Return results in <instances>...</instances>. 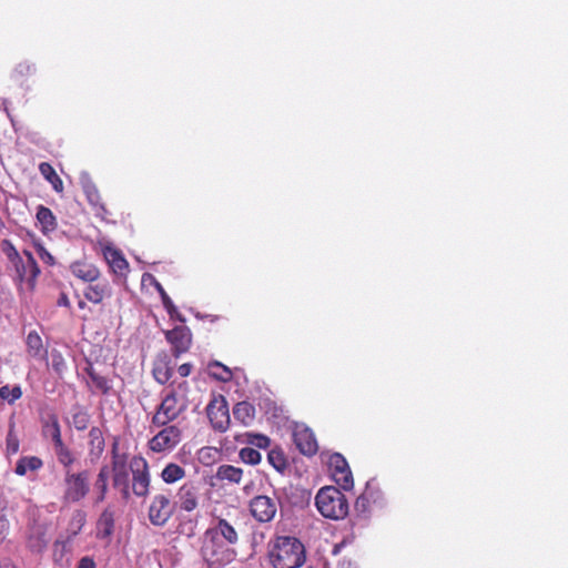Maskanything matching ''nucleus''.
<instances>
[{"label": "nucleus", "instance_id": "0eeeda50", "mask_svg": "<svg viewBox=\"0 0 568 568\" xmlns=\"http://www.w3.org/2000/svg\"><path fill=\"white\" fill-rule=\"evenodd\" d=\"M159 432L149 439L148 447L151 452L161 454L173 450L182 440V428L180 424H166L162 427H151Z\"/></svg>", "mask_w": 568, "mask_h": 568}, {"label": "nucleus", "instance_id": "a19ab883", "mask_svg": "<svg viewBox=\"0 0 568 568\" xmlns=\"http://www.w3.org/2000/svg\"><path fill=\"white\" fill-rule=\"evenodd\" d=\"M23 254L27 257L26 266L29 273V281L34 282L40 274V268L31 252L23 251Z\"/></svg>", "mask_w": 568, "mask_h": 568}, {"label": "nucleus", "instance_id": "f3484780", "mask_svg": "<svg viewBox=\"0 0 568 568\" xmlns=\"http://www.w3.org/2000/svg\"><path fill=\"white\" fill-rule=\"evenodd\" d=\"M205 536H210L216 539L223 538L230 545H235L239 541L237 531L224 518H219L215 526L206 529Z\"/></svg>", "mask_w": 568, "mask_h": 568}, {"label": "nucleus", "instance_id": "c03bdc74", "mask_svg": "<svg viewBox=\"0 0 568 568\" xmlns=\"http://www.w3.org/2000/svg\"><path fill=\"white\" fill-rule=\"evenodd\" d=\"M7 452L8 454H17L19 452V439L13 430V425H11L7 438H6Z\"/></svg>", "mask_w": 568, "mask_h": 568}, {"label": "nucleus", "instance_id": "79ce46f5", "mask_svg": "<svg viewBox=\"0 0 568 568\" xmlns=\"http://www.w3.org/2000/svg\"><path fill=\"white\" fill-rule=\"evenodd\" d=\"M246 442L247 444L255 446L257 448H267L271 444V439L262 434H253V433H246Z\"/></svg>", "mask_w": 568, "mask_h": 568}, {"label": "nucleus", "instance_id": "603ef678", "mask_svg": "<svg viewBox=\"0 0 568 568\" xmlns=\"http://www.w3.org/2000/svg\"><path fill=\"white\" fill-rule=\"evenodd\" d=\"M192 367H193L192 364L184 363L179 366L178 372H179L180 376L187 377L192 372Z\"/></svg>", "mask_w": 568, "mask_h": 568}, {"label": "nucleus", "instance_id": "473e14b6", "mask_svg": "<svg viewBox=\"0 0 568 568\" xmlns=\"http://www.w3.org/2000/svg\"><path fill=\"white\" fill-rule=\"evenodd\" d=\"M54 454L60 465L63 466L64 471L71 469V466L75 462L74 453L63 443L53 445Z\"/></svg>", "mask_w": 568, "mask_h": 568}, {"label": "nucleus", "instance_id": "f8f14e48", "mask_svg": "<svg viewBox=\"0 0 568 568\" xmlns=\"http://www.w3.org/2000/svg\"><path fill=\"white\" fill-rule=\"evenodd\" d=\"M165 338L172 346V354L179 357L187 352L192 344V333L187 326H175L165 332Z\"/></svg>", "mask_w": 568, "mask_h": 568}, {"label": "nucleus", "instance_id": "20e7f679", "mask_svg": "<svg viewBox=\"0 0 568 568\" xmlns=\"http://www.w3.org/2000/svg\"><path fill=\"white\" fill-rule=\"evenodd\" d=\"M187 405L178 396L175 389L164 394L151 417V427H162L166 424H178V419L185 413Z\"/></svg>", "mask_w": 568, "mask_h": 568}, {"label": "nucleus", "instance_id": "13d9d810", "mask_svg": "<svg viewBox=\"0 0 568 568\" xmlns=\"http://www.w3.org/2000/svg\"><path fill=\"white\" fill-rule=\"evenodd\" d=\"M78 306H79V308H81V310L85 308V307H87V303H85V301L80 300V301L78 302Z\"/></svg>", "mask_w": 568, "mask_h": 568}, {"label": "nucleus", "instance_id": "c85d7f7f", "mask_svg": "<svg viewBox=\"0 0 568 568\" xmlns=\"http://www.w3.org/2000/svg\"><path fill=\"white\" fill-rule=\"evenodd\" d=\"M85 373L90 377V381L94 388L100 392L102 395H106L111 390V384L108 377L100 375L93 367L92 364H89L84 368Z\"/></svg>", "mask_w": 568, "mask_h": 568}, {"label": "nucleus", "instance_id": "6ab92c4d", "mask_svg": "<svg viewBox=\"0 0 568 568\" xmlns=\"http://www.w3.org/2000/svg\"><path fill=\"white\" fill-rule=\"evenodd\" d=\"M26 351L29 357L38 361H47L48 348L37 331H30L26 337Z\"/></svg>", "mask_w": 568, "mask_h": 568}, {"label": "nucleus", "instance_id": "dca6fc26", "mask_svg": "<svg viewBox=\"0 0 568 568\" xmlns=\"http://www.w3.org/2000/svg\"><path fill=\"white\" fill-rule=\"evenodd\" d=\"M40 420L43 436L51 438L53 445L63 442L59 419L53 410H43L40 414Z\"/></svg>", "mask_w": 568, "mask_h": 568}, {"label": "nucleus", "instance_id": "5fc2aeb1", "mask_svg": "<svg viewBox=\"0 0 568 568\" xmlns=\"http://www.w3.org/2000/svg\"><path fill=\"white\" fill-rule=\"evenodd\" d=\"M58 306L70 307V301L68 295L62 292L57 301Z\"/></svg>", "mask_w": 568, "mask_h": 568}, {"label": "nucleus", "instance_id": "423d86ee", "mask_svg": "<svg viewBox=\"0 0 568 568\" xmlns=\"http://www.w3.org/2000/svg\"><path fill=\"white\" fill-rule=\"evenodd\" d=\"M201 554L210 568H222L230 564L234 557V551L225 542L205 535Z\"/></svg>", "mask_w": 568, "mask_h": 568}, {"label": "nucleus", "instance_id": "5701e85b", "mask_svg": "<svg viewBox=\"0 0 568 568\" xmlns=\"http://www.w3.org/2000/svg\"><path fill=\"white\" fill-rule=\"evenodd\" d=\"M97 536L99 538H109L113 535L114 531V511L108 507L105 508L98 521H97Z\"/></svg>", "mask_w": 568, "mask_h": 568}, {"label": "nucleus", "instance_id": "a18cd8bd", "mask_svg": "<svg viewBox=\"0 0 568 568\" xmlns=\"http://www.w3.org/2000/svg\"><path fill=\"white\" fill-rule=\"evenodd\" d=\"M372 499V491L368 487H366L365 491L356 499L355 507L356 509L366 510L369 501Z\"/></svg>", "mask_w": 568, "mask_h": 568}, {"label": "nucleus", "instance_id": "bb28decb", "mask_svg": "<svg viewBox=\"0 0 568 568\" xmlns=\"http://www.w3.org/2000/svg\"><path fill=\"white\" fill-rule=\"evenodd\" d=\"M110 476V469L108 466H102L97 475V479L94 481V489L97 491L95 503L104 501L108 494V481Z\"/></svg>", "mask_w": 568, "mask_h": 568}, {"label": "nucleus", "instance_id": "a878e982", "mask_svg": "<svg viewBox=\"0 0 568 568\" xmlns=\"http://www.w3.org/2000/svg\"><path fill=\"white\" fill-rule=\"evenodd\" d=\"M215 477L221 481L240 484L243 477V470L233 465H221L217 467Z\"/></svg>", "mask_w": 568, "mask_h": 568}, {"label": "nucleus", "instance_id": "9b49d317", "mask_svg": "<svg viewBox=\"0 0 568 568\" xmlns=\"http://www.w3.org/2000/svg\"><path fill=\"white\" fill-rule=\"evenodd\" d=\"M328 466L335 483L343 489L348 490L354 486L353 475L347 460L342 454L335 453L328 459Z\"/></svg>", "mask_w": 568, "mask_h": 568}, {"label": "nucleus", "instance_id": "de8ad7c7", "mask_svg": "<svg viewBox=\"0 0 568 568\" xmlns=\"http://www.w3.org/2000/svg\"><path fill=\"white\" fill-rule=\"evenodd\" d=\"M37 252L39 257L47 264L52 265L54 263V257L42 246H37Z\"/></svg>", "mask_w": 568, "mask_h": 568}, {"label": "nucleus", "instance_id": "8fccbe9b", "mask_svg": "<svg viewBox=\"0 0 568 568\" xmlns=\"http://www.w3.org/2000/svg\"><path fill=\"white\" fill-rule=\"evenodd\" d=\"M14 265H16V270H17V273H18V276H19V280L22 282L24 281L26 278L29 280V273H28V270H27V266H26V263L21 260V262H13Z\"/></svg>", "mask_w": 568, "mask_h": 568}, {"label": "nucleus", "instance_id": "412c9836", "mask_svg": "<svg viewBox=\"0 0 568 568\" xmlns=\"http://www.w3.org/2000/svg\"><path fill=\"white\" fill-rule=\"evenodd\" d=\"M89 456L91 460H98L103 455L105 448V439L103 432L99 427H92L89 430Z\"/></svg>", "mask_w": 568, "mask_h": 568}, {"label": "nucleus", "instance_id": "7c9ffc66", "mask_svg": "<svg viewBox=\"0 0 568 568\" xmlns=\"http://www.w3.org/2000/svg\"><path fill=\"white\" fill-rule=\"evenodd\" d=\"M43 466L41 458L37 456H24L21 457L14 468V473L19 476H24L28 470L37 471Z\"/></svg>", "mask_w": 568, "mask_h": 568}, {"label": "nucleus", "instance_id": "864d4df0", "mask_svg": "<svg viewBox=\"0 0 568 568\" xmlns=\"http://www.w3.org/2000/svg\"><path fill=\"white\" fill-rule=\"evenodd\" d=\"M164 308L166 310V312L169 313L171 318H178L179 321L184 322V318L179 313L178 308L175 307V305L173 303H172V307H164Z\"/></svg>", "mask_w": 568, "mask_h": 568}, {"label": "nucleus", "instance_id": "ea45409f", "mask_svg": "<svg viewBox=\"0 0 568 568\" xmlns=\"http://www.w3.org/2000/svg\"><path fill=\"white\" fill-rule=\"evenodd\" d=\"M239 456L241 460L248 465H257L261 462V453L253 447H243Z\"/></svg>", "mask_w": 568, "mask_h": 568}, {"label": "nucleus", "instance_id": "cd10ccee", "mask_svg": "<svg viewBox=\"0 0 568 568\" xmlns=\"http://www.w3.org/2000/svg\"><path fill=\"white\" fill-rule=\"evenodd\" d=\"M39 171L57 193L63 192V182L50 163L41 162L39 164Z\"/></svg>", "mask_w": 568, "mask_h": 568}, {"label": "nucleus", "instance_id": "72a5a7b5", "mask_svg": "<svg viewBox=\"0 0 568 568\" xmlns=\"http://www.w3.org/2000/svg\"><path fill=\"white\" fill-rule=\"evenodd\" d=\"M210 376L220 382H230L233 377L232 371L220 362H213L209 365Z\"/></svg>", "mask_w": 568, "mask_h": 568}, {"label": "nucleus", "instance_id": "6e6552de", "mask_svg": "<svg viewBox=\"0 0 568 568\" xmlns=\"http://www.w3.org/2000/svg\"><path fill=\"white\" fill-rule=\"evenodd\" d=\"M174 510L175 505L169 495L156 494L150 503L148 517L152 525L163 527L172 518Z\"/></svg>", "mask_w": 568, "mask_h": 568}, {"label": "nucleus", "instance_id": "2f4dec72", "mask_svg": "<svg viewBox=\"0 0 568 568\" xmlns=\"http://www.w3.org/2000/svg\"><path fill=\"white\" fill-rule=\"evenodd\" d=\"M83 192L88 202L97 210L105 212L104 204L102 202V196L97 187V185L91 181H85L82 184Z\"/></svg>", "mask_w": 568, "mask_h": 568}, {"label": "nucleus", "instance_id": "bf43d9fd", "mask_svg": "<svg viewBox=\"0 0 568 568\" xmlns=\"http://www.w3.org/2000/svg\"><path fill=\"white\" fill-rule=\"evenodd\" d=\"M0 568H16L14 566L4 565L3 567L0 566Z\"/></svg>", "mask_w": 568, "mask_h": 568}, {"label": "nucleus", "instance_id": "a211bd4d", "mask_svg": "<svg viewBox=\"0 0 568 568\" xmlns=\"http://www.w3.org/2000/svg\"><path fill=\"white\" fill-rule=\"evenodd\" d=\"M112 287L108 281H95L90 283L83 291L87 301L93 304H101L105 298L111 297Z\"/></svg>", "mask_w": 568, "mask_h": 568}, {"label": "nucleus", "instance_id": "f704fd0d", "mask_svg": "<svg viewBox=\"0 0 568 568\" xmlns=\"http://www.w3.org/2000/svg\"><path fill=\"white\" fill-rule=\"evenodd\" d=\"M87 523V514L83 510H75L69 523L68 531L70 537L77 536Z\"/></svg>", "mask_w": 568, "mask_h": 568}, {"label": "nucleus", "instance_id": "f03ea898", "mask_svg": "<svg viewBox=\"0 0 568 568\" xmlns=\"http://www.w3.org/2000/svg\"><path fill=\"white\" fill-rule=\"evenodd\" d=\"M274 568H298L305 562L304 545L295 537H277L270 551Z\"/></svg>", "mask_w": 568, "mask_h": 568}, {"label": "nucleus", "instance_id": "6e6d98bb", "mask_svg": "<svg viewBox=\"0 0 568 568\" xmlns=\"http://www.w3.org/2000/svg\"><path fill=\"white\" fill-rule=\"evenodd\" d=\"M45 540L41 537H39L36 541H33L32 539H30L29 541V546L33 549H41L45 546Z\"/></svg>", "mask_w": 568, "mask_h": 568}, {"label": "nucleus", "instance_id": "39448f33", "mask_svg": "<svg viewBox=\"0 0 568 568\" xmlns=\"http://www.w3.org/2000/svg\"><path fill=\"white\" fill-rule=\"evenodd\" d=\"M61 501L63 505L80 503L90 491L89 470L72 471V469H67V471H63Z\"/></svg>", "mask_w": 568, "mask_h": 568}, {"label": "nucleus", "instance_id": "aec40b11", "mask_svg": "<svg viewBox=\"0 0 568 568\" xmlns=\"http://www.w3.org/2000/svg\"><path fill=\"white\" fill-rule=\"evenodd\" d=\"M70 270L75 277L89 284L98 281L100 277L99 268L92 263L77 261L71 264Z\"/></svg>", "mask_w": 568, "mask_h": 568}, {"label": "nucleus", "instance_id": "c756f323", "mask_svg": "<svg viewBox=\"0 0 568 568\" xmlns=\"http://www.w3.org/2000/svg\"><path fill=\"white\" fill-rule=\"evenodd\" d=\"M161 479L165 484H174L179 480H182L186 476L185 469L175 463H169L161 471Z\"/></svg>", "mask_w": 568, "mask_h": 568}, {"label": "nucleus", "instance_id": "c9c22d12", "mask_svg": "<svg viewBox=\"0 0 568 568\" xmlns=\"http://www.w3.org/2000/svg\"><path fill=\"white\" fill-rule=\"evenodd\" d=\"M267 460L280 473H283L287 468V459L284 453L278 448L268 452Z\"/></svg>", "mask_w": 568, "mask_h": 568}, {"label": "nucleus", "instance_id": "2eb2a0df", "mask_svg": "<svg viewBox=\"0 0 568 568\" xmlns=\"http://www.w3.org/2000/svg\"><path fill=\"white\" fill-rule=\"evenodd\" d=\"M102 254L114 274L120 276L125 274L129 268V263L119 248L106 243L102 245Z\"/></svg>", "mask_w": 568, "mask_h": 568}, {"label": "nucleus", "instance_id": "ddd939ff", "mask_svg": "<svg viewBox=\"0 0 568 568\" xmlns=\"http://www.w3.org/2000/svg\"><path fill=\"white\" fill-rule=\"evenodd\" d=\"M178 505L181 510L191 513L200 505V487L195 481H185L176 493Z\"/></svg>", "mask_w": 568, "mask_h": 568}, {"label": "nucleus", "instance_id": "4c0bfd02", "mask_svg": "<svg viewBox=\"0 0 568 568\" xmlns=\"http://www.w3.org/2000/svg\"><path fill=\"white\" fill-rule=\"evenodd\" d=\"M173 375V369L169 366L168 363L156 364L153 368V376L155 381L160 384H165L170 381Z\"/></svg>", "mask_w": 568, "mask_h": 568}, {"label": "nucleus", "instance_id": "4468645a", "mask_svg": "<svg viewBox=\"0 0 568 568\" xmlns=\"http://www.w3.org/2000/svg\"><path fill=\"white\" fill-rule=\"evenodd\" d=\"M293 442L296 448L306 456L317 453L318 446L314 433L306 426H296L293 432Z\"/></svg>", "mask_w": 568, "mask_h": 568}, {"label": "nucleus", "instance_id": "e433bc0d", "mask_svg": "<svg viewBox=\"0 0 568 568\" xmlns=\"http://www.w3.org/2000/svg\"><path fill=\"white\" fill-rule=\"evenodd\" d=\"M91 416L83 408H77L72 413V425L77 430H84L88 428L90 424Z\"/></svg>", "mask_w": 568, "mask_h": 568}, {"label": "nucleus", "instance_id": "37998d69", "mask_svg": "<svg viewBox=\"0 0 568 568\" xmlns=\"http://www.w3.org/2000/svg\"><path fill=\"white\" fill-rule=\"evenodd\" d=\"M51 366L52 369L61 376L67 368V364L62 354L58 351L51 352Z\"/></svg>", "mask_w": 568, "mask_h": 568}, {"label": "nucleus", "instance_id": "3c124183", "mask_svg": "<svg viewBox=\"0 0 568 568\" xmlns=\"http://www.w3.org/2000/svg\"><path fill=\"white\" fill-rule=\"evenodd\" d=\"M77 568H97V565L92 557L84 556L79 560Z\"/></svg>", "mask_w": 568, "mask_h": 568}, {"label": "nucleus", "instance_id": "9d476101", "mask_svg": "<svg viewBox=\"0 0 568 568\" xmlns=\"http://www.w3.org/2000/svg\"><path fill=\"white\" fill-rule=\"evenodd\" d=\"M278 501L266 495L253 497L248 503V509L252 517L261 523H271L276 516Z\"/></svg>", "mask_w": 568, "mask_h": 568}, {"label": "nucleus", "instance_id": "4d7b16f0", "mask_svg": "<svg viewBox=\"0 0 568 568\" xmlns=\"http://www.w3.org/2000/svg\"><path fill=\"white\" fill-rule=\"evenodd\" d=\"M8 529V521L3 517H0V538L3 537L4 532Z\"/></svg>", "mask_w": 568, "mask_h": 568}, {"label": "nucleus", "instance_id": "58836bf2", "mask_svg": "<svg viewBox=\"0 0 568 568\" xmlns=\"http://www.w3.org/2000/svg\"><path fill=\"white\" fill-rule=\"evenodd\" d=\"M21 396L22 389L19 385L13 387L4 385L0 387V398L7 400L9 404H13L16 400L20 399Z\"/></svg>", "mask_w": 568, "mask_h": 568}, {"label": "nucleus", "instance_id": "49530a36", "mask_svg": "<svg viewBox=\"0 0 568 568\" xmlns=\"http://www.w3.org/2000/svg\"><path fill=\"white\" fill-rule=\"evenodd\" d=\"M3 245L7 246V248H4V252L11 262H16V261L21 262V257H20L18 251L9 241H3Z\"/></svg>", "mask_w": 568, "mask_h": 568}, {"label": "nucleus", "instance_id": "1a4fd4ad", "mask_svg": "<svg viewBox=\"0 0 568 568\" xmlns=\"http://www.w3.org/2000/svg\"><path fill=\"white\" fill-rule=\"evenodd\" d=\"M206 414L214 430L224 433L229 429L231 418L229 405L223 395L214 396L210 400Z\"/></svg>", "mask_w": 568, "mask_h": 568}, {"label": "nucleus", "instance_id": "4be33fe9", "mask_svg": "<svg viewBox=\"0 0 568 568\" xmlns=\"http://www.w3.org/2000/svg\"><path fill=\"white\" fill-rule=\"evenodd\" d=\"M234 419L244 426H250L255 420L256 409L250 402H239L233 407Z\"/></svg>", "mask_w": 568, "mask_h": 568}, {"label": "nucleus", "instance_id": "f257e3e1", "mask_svg": "<svg viewBox=\"0 0 568 568\" xmlns=\"http://www.w3.org/2000/svg\"><path fill=\"white\" fill-rule=\"evenodd\" d=\"M132 484L130 486V474L112 476L113 488L120 491L121 498L129 501L134 495L145 498L150 493L151 474L146 459L140 455L133 456L130 460Z\"/></svg>", "mask_w": 568, "mask_h": 568}, {"label": "nucleus", "instance_id": "7ed1b4c3", "mask_svg": "<svg viewBox=\"0 0 568 568\" xmlns=\"http://www.w3.org/2000/svg\"><path fill=\"white\" fill-rule=\"evenodd\" d=\"M315 506L323 517L332 520L344 519L349 510L347 498L334 486H325L317 491Z\"/></svg>", "mask_w": 568, "mask_h": 568}, {"label": "nucleus", "instance_id": "b1692460", "mask_svg": "<svg viewBox=\"0 0 568 568\" xmlns=\"http://www.w3.org/2000/svg\"><path fill=\"white\" fill-rule=\"evenodd\" d=\"M36 217H37V221L41 225V231L44 234H48V233L54 231L58 226L57 219H55L53 212L44 205H39L37 207Z\"/></svg>", "mask_w": 568, "mask_h": 568}, {"label": "nucleus", "instance_id": "09e8293b", "mask_svg": "<svg viewBox=\"0 0 568 568\" xmlns=\"http://www.w3.org/2000/svg\"><path fill=\"white\" fill-rule=\"evenodd\" d=\"M155 287L161 296V300H162V304L164 307H172V300L171 297L168 295V293L165 292V290L163 288V286L156 282L155 283Z\"/></svg>", "mask_w": 568, "mask_h": 568}, {"label": "nucleus", "instance_id": "393cba45", "mask_svg": "<svg viewBox=\"0 0 568 568\" xmlns=\"http://www.w3.org/2000/svg\"><path fill=\"white\" fill-rule=\"evenodd\" d=\"M130 464L128 465V455L120 454L118 452V443L113 444L112 447V458H111V474L115 475H126L129 474Z\"/></svg>", "mask_w": 568, "mask_h": 568}]
</instances>
